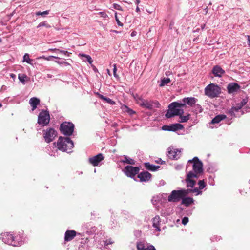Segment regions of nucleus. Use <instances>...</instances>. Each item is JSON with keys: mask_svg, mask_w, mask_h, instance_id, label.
Returning a JSON list of instances; mask_svg holds the SVG:
<instances>
[{"mask_svg": "<svg viewBox=\"0 0 250 250\" xmlns=\"http://www.w3.org/2000/svg\"><path fill=\"white\" fill-rule=\"evenodd\" d=\"M192 108L193 111L195 114L201 113L203 111V108H202L201 106L199 104H195Z\"/></svg>", "mask_w": 250, "mask_h": 250, "instance_id": "26", "label": "nucleus"}, {"mask_svg": "<svg viewBox=\"0 0 250 250\" xmlns=\"http://www.w3.org/2000/svg\"><path fill=\"white\" fill-rule=\"evenodd\" d=\"M138 178L141 182L148 181L151 178V174L148 171H144L140 173L138 175Z\"/></svg>", "mask_w": 250, "mask_h": 250, "instance_id": "14", "label": "nucleus"}, {"mask_svg": "<svg viewBox=\"0 0 250 250\" xmlns=\"http://www.w3.org/2000/svg\"><path fill=\"white\" fill-rule=\"evenodd\" d=\"M23 62H26L27 63L32 65V62H33V60L29 58V54L26 53L23 56Z\"/></svg>", "mask_w": 250, "mask_h": 250, "instance_id": "27", "label": "nucleus"}, {"mask_svg": "<svg viewBox=\"0 0 250 250\" xmlns=\"http://www.w3.org/2000/svg\"><path fill=\"white\" fill-rule=\"evenodd\" d=\"M139 170L140 168L138 167L127 166L125 167L123 171L127 176L133 178L137 173H139Z\"/></svg>", "mask_w": 250, "mask_h": 250, "instance_id": "9", "label": "nucleus"}, {"mask_svg": "<svg viewBox=\"0 0 250 250\" xmlns=\"http://www.w3.org/2000/svg\"><path fill=\"white\" fill-rule=\"evenodd\" d=\"M131 36H135V32H133L131 33Z\"/></svg>", "mask_w": 250, "mask_h": 250, "instance_id": "56", "label": "nucleus"}, {"mask_svg": "<svg viewBox=\"0 0 250 250\" xmlns=\"http://www.w3.org/2000/svg\"><path fill=\"white\" fill-rule=\"evenodd\" d=\"M60 52L63 53L64 54L66 55L67 53H68L67 51H63V50H58Z\"/></svg>", "mask_w": 250, "mask_h": 250, "instance_id": "45", "label": "nucleus"}, {"mask_svg": "<svg viewBox=\"0 0 250 250\" xmlns=\"http://www.w3.org/2000/svg\"><path fill=\"white\" fill-rule=\"evenodd\" d=\"M184 104H181L180 103L174 102L171 103L168 105V110L167 111L165 116L167 118H170L175 116L182 115L184 113L183 109Z\"/></svg>", "mask_w": 250, "mask_h": 250, "instance_id": "2", "label": "nucleus"}, {"mask_svg": "<svg viewBox=\"0 0 250 250\" xmlns=\"http://www.w3.org/2000/svg\"><path fill=\"white\" fill-rule=\"evenodd\" d=\"M50 118L49 112L42 110L39 113L38 117V123L42 126L47 125L50 122Z\"/></svg>", "mask_w": 250, "mask_h": 250, "instance_id": "6", "label": "nucleus"}, {"mask_svg": "<svg viewBox=\"0 0 250 250\" xmlns=\"http://www.w3.org/2000/svg\"><path fill=\"white\" fill-rule=\"evenodd\" d=\"M248 45L249 46H250V36H248Z\"/></svg>", "mask_w": 250, "mask_h": 250, "instance_id": "50", "label": "nucleus"}, {"mask_svg": "<svg viewBox=\"0 0 250 250\" xmlns=\"http://www.w3.org/2000/svg\"><path fill=\"white\" fill-rule=\"evenodd\" d=\"M57 135V131L53 128H49L43 131V138L47 143L52 142Z\"/></svg>", "mask_w": 250, "mask_h": 250, "instance_id": "7", "label": "nucleus"}, {"mask_svg": "<svg viewBox=\"0 0 250 250\" xmlns=\"http://www.w3.org/2000/svg\"><path fill=\"white\" fill-rule=\"evenodd\" d=\"M145 250H156L155 247L152 245L148 246L146 248Z\"/></svg>", "mask_w": 250, "mask_h": 250, "instance_id": "43", "label": "nucleus"}, {"mask_svg": "<svg viewBox=\"0 0 250 250\" xmlns=\"http://www.w3.org/2000/svg\"><path fill=\"white\" fill-rule=\"evenodd\" d=\"M136 11L137 12L140 11V9H139V7L138 6L136 8Z\"/></svg>", "mask_w": 250, "mask_h": 250, "instance_id": "55", "label": "nucleus"}, {"mask_svg": "<svg viewBox=\"0 0 250 250\" xmlns=\"http://www.w3.org/2000/svg\"><path fill=\"white\" fill-rule=\"evenodd\" d=\"M138 104L141 106L146 108L147 109H152L153 107V102L150 101L143 100V99L138 98V99H136Z\"/></svg>", "mask_w": 250, "mask_h": 250, "instance_id": "12", "label": "nucleus"}, {"mask_svg": "<svg viewBox=\"0 0 250 250\" xmlns=\"http://www.w3.org/2000/svg\"><path fill=\"white\" fill-rule=\"evenodd\" d=\"M40 99L36 97L31 98L29 100V104L32 106V111H34V110H35L37 108V105L40 104Z\"/></svg>", "mask_w": 250, "mask_h": 250, "instance_id": "18", "label": "nucleus"}, {"mask_svg": "<svg viewBox=\"0 0 250 250\" xmlns=\"http://www.w3.org/2000/svg\"><path fill=\"white\" fill-rule=\"evenodd\" d=\"M121 161L124 163H126L130 165H134L135 164V161L133 159L128 157L127 156H124V159Z\"/></svg>", "mask_w": 250, "mask_h": 250, "instance_id": "25", "label": "nucleus"}, {"mask_svg": "<svg viewBox=\"0 0 250 250\" xmlns=\"http://www.w3.org/2000/svg\"><path fill=\"white\" fill-rule=\"evenodd\" d=\"M194 202V200L191 197H183L182 198V204L184 205L185 206L188 207L189 206L190 204L193 203Z\"/></svg>", "mask_w": 250, "mask_h": 250, "instance_id": "21", "label": "nucleus"}, {"mask_svg": "<svg viewBox=\"0 0 250 250\" xmlns=\"http://www.w3.org/2000/svg\"><path fill=\"white\" fill-rule=\"evenodd\" d=\"M56 58V59L58 58L57 57L54 56H50L48 57H46L43 56L42 57H40L38 58V59L42 58L46 60L49 61L50 60V58Z\"/></svg>", "mask_w": 250, "mask_h": 250, "instance_id": "36", "label": "nucleus"}, {"mask_svg": "<svg viewBox=\"0 0 250 250\" xmlns=\"http://www.w3.org/2000/svg\"><path fill=\"white\" fill-rule=\"evenodd\" d=\"M205 93L208 97L214 98L218 96L221 93V89L218 85L211 83L205 88Z\"/></svg>", "mask_w": 250, "mask_h": 250, "instance_id": "5", "label": "nucleus"}, {"mask_svg": "<svg viewBox=\"0 0 250 250\" xmlns=\"http://www.w3.org/2000/svg\"><path fill=\"white\" fill-rule=\"evenodd\" d=\"M104 157L103 156V154L101 153H99L97 155L90 158L89 159V161L90 164H91L94 166H98L99 162L102 161L104 159Z\"/></svg>", "mask_w": 250, "mask_h": 250, "instance_id": "13", "label": "nucleus"}, {"mask_svg": "<svg viewBox=\"0 0 250 250\" xmlns=\"http://www.w3.org/2000/svg\"><path fill=\"white\" fill-rule=\"evenodd\" d=\"M197 101V99L194 97H186L183 98L180 103L181 104H184V105L182 107L185 108L187 107V105L192 107Z\"/></svg>", "mask_w": 250, "mask_h": 250, "instance_id": "11", "label": "nucleus"}, {"mask_svg": "<svg viewBox=\"0 0 250 250\" xmlns=\"http://www.w3.org/2000/svg\"><path fill=\"white\" fill-rule=\"evenodd\" d=\"M99 15H100L101 17H103L104 19H106L108 17L107 14L104 12H100L98 13Z\"/></svg>", "mask_w": 250, "mask_h": 250, "instance_id": "38", "label": "nucleus"}, {"mask_svg": "<svg viewBox=\"0 0 250 250\" xmlns=\"http://www.w3.org/2000/svg\"><path fill=\"white\" fill-rule=\"evenodd\" d=\"M115 19L119 26H122L123 25V23L120 22L119 19L118 18L117 13L115 14Z\"/></svg>", "mask_w": 250, "mask_h": 250, "instance_id": "42", "label": "nucleus"}, {"mask_svg": "<svg viewBox=\"0 0 250 250\" xmlns=\"http://www.w3.org/2000/svg\"><path fill=\"white\" fill-rule=\"evenodd\" d=\"M112 243L113 242L110 241V240L109 241V242H107V241H106L104 242V244L105 245H108L109 244H112Z\"/></svg>", "mask_w": 250, "mask_h": 250, "instance_id": "47", "label": "nucleus"}, {"mask_svg": "<svg viewBox=\"0 0 250 250\" xmlns=\"http://www.w3.org/2000/svg\"><path fill=\"white\" fill-rule=\"evenodd\" d=\"M105 101L107 102V103L112 104V105H113L115 104V102L113 101V100H112L111 99L108 98H107L106 97V98H105Z\"/></svg>", "mask_w": 250, "mask_h": 250, "instance_id": "39", "label": "nucleus"}, {"mask_svg": "<svg viewBox=\"0 0 250 250\" xmlns=\"http://www.w3.org/2000/svg\"><path fill=\"white\" fill-rule=\"evenodd\" d=\"M113 8L118 10H122L121 6L118 4H116V3L114 4Z\"/></svg>", "mask_w": 250, "mask_h": 250, "instance_id": "41", "label": "nucleus"}, {"mask_svg": "<svg viewBox=\"0 0 250 250\" xmlns=\"http://www.w3.org/2000/svg\"><path fill=\"white\" fill-rule=\"evenodd\" d=\"M190 166L192 167V170L187 173L185 181L187 184V187L192 189L172 191L167 197L168 202H178L190 192L195 193L196 195L202 194V191H200L197 188H193L196 184V179L203 172V164L198 157H195L192 159L188 160L187 169Z\"/></svg>", "mask_w": 250, "mask_h": 250, "instance_id": "1", "label": "nucleus"}, {"mask_svg": "<svg viewBox=\"0 0 250 250\" xmlns=\"http://www.w3.org/2000/svg\"><path fill=\"white\" fill-rule=\"evenodd\" d=\"M107 73L108 74V75L111 76V73H110V70L109 69H107Z\"/></svg>", "mask_w": 250, "mask_h": 250, "instance_id": "54", "label": "nucleus"}, {"mask_svg": "<svg viewBox=\"0 0 250 250\" xmlns=\"http://www.w3.org/2000/svg\"><path fill=\"white\" fill-rule=\"evenodd\" d=\"M2 241L8 245L13 246H19L21 245L22 243L21 241H19L18 237H14L12 234L8 232L3 233L1 234Z\"/></svg>", "mask_w": 250, "mask_h": 250, "instance_id": "4", "label": "nucleus"}, {"mask_svg": "<svg viewBox=\"0 0 250 250\" xmlns=\"http://www.w3.org/2000/svg\"><path fill=\"white\" fill-rule=\"evenodd\" d=\"M18 78L22 83L24 84L26 80L27 79V76L23 74H19Z\"/></svg>", "mask_w": 250, "mask_h": 250, "instance_id": "28", "label": "nucleus"}, {"mask_svg": "<svg viewBox=\"0 0 250 250\" xmlns=\"http://www.w3.org/2000/svg\"><path fill=\"white\" fill-rule=\"evenodd\" d=\"M49 50L50 51H55V50H59V49H49Z\"/></svg>", "mask_w": 250, "mask_h": 250, "instance_id": "53", "label": "nucleus"}, {"mask_svg": "<svg viewBox=\"0 0 250 250\" xmlns=\"http://www.w3.org/2000/svg\"><path fill=\"white\" fill-rule=\"evenodd\" d=\"M74 125L70 122H64L60 126L61 133L66 136H70L74 131Z\"/></svg>", "mask_w": 250, "mask_h": 250, "instance_id": "8", "label": "nucleus"}, {"mask_svg": "<svg viewBox=\"0 0 250 250\" xmlns=\"http://www.w3.org/2000/svg\"><path fill=\"white\" fill-rule=\"evenodd\" d=\"M140 0H135V3H136V4H137V5H138V4H139V3H140Z\"/></svg>", "mask_w": 250, "mask_h": 250, "instance_id": "52", "label": "nucleus"}, {"mask_svg": "<svg viewBox=\"0 0 250 250\" xmlns=\"http://www.w3.org/2000/svg\"><path fill=\"white\" fill-rule=\"evenodd\" d=\"M137 248L138 250H145L144 244L141 242H138L137 244Z\"/></svg>", "mask_w": 250, "mask_h": 250, "instance_id": "33", "label": "nucleus"}, {"mask_svg": "<svg viewBox=\"0 0 250 250\" xmlns=\"http://www.w3.org/2000/svg\"><path fill=\"white\" fill-rule=\"evenodd\" d=\"M155 103L156 104V105H156V107H157V108L160 107V104L158 102H155Z\"/></svg>", "mask_w": 250, "mask_h": 250, "instance_id": "51", "label": "nucleus"}, {"mask_svg": "<svg viewBox=\"0 0 250 250\" xmlns=\"http://www.w3.org/2000/svg\"><path fill=\"white\" fill-rule=\"evenodd\" d=\"M181 168V166H177L176 167V168L177 169H179Z\"/></svg>", "mask_w": 250, "mask_h": 250, "instance_id": "57", "label": "nucleus"}, {"mask_svg": "<svg viewBox=\"0 0 250 250\" xmlns=\"http://www.w3.org/2000/svg\"><path fill=\"white\" fill-rule=\"evenodd\" d=\"M167 152L168 157L171 159L177 160L181 156V150L173 147H169Z\"/></svg>", "mask_w": 250, "mask_h": 250, "instance_id": "10", "label": "nucleus"}, {"mask_svg": "<svg viewBox=\"0 0 250 250\" xmlns=\"http://www.w3.org/2000/svg\"><path fill=\"white\" fill-rule=\"evenodd\" d=\"M2 106L1 104L0 103V108Z\"/></svg>", "mask_w": 250, "mask_h": 250, "instance_id": "58", "label": "nucleus"}, {"mask_svg": "<svg viewBox=\"0 0 250 250\" xmlns=\"http://www.w3.org/2000/svg\"><path fill=\"white\" fill-rule=\"evenodd\" d=\"M240 103H241V104H242V106H243L247 103V101L245 99H243V100H242V101H241Z\"/></svg>", "mask_w": 250, "mask_h": 250, "instance_id": "44", "label": "nucleus"}, {"mask_svg": "<svg viewBox=\"0 0 250 250\" xmlns=\"http://www.w3.org/2000/svg\"><path fill=\"white\" fill-rule=\"evenodd\" d=\"M171 127V125H163V126H162V129H163V130H165V131H170Z\"/></svg>", "mask_w": 250, "mask_h": 250, "instance_id": "37", "label": "nucleus"}, {"mask_svg": "<svg viewBox=\"0 0 250 250\" xmlns=\"http://www.w3.org/2000/svg\"><path fill=\"white\" fill-rule=\"evenodd\" d=\"M189 115H188L187 116H182V115H180V122L182 123L186 122L189 119Z\"/></svg>", "mask_w": 250, "mask_h": 250, "instance_id": "32", "label": "nucleus"}, {"mask_svg": "<svg viewBox=\"0 0 250 250\" xmlns=\"http://www.w3.org/2000/svg\"><path fill=\"white\" fill-rule=\"evenodd\" d=\"M73 146V141L68 137H60L57 143L58 149L64 152L70 150Z\"/></svg>", "mask_w": 250, "mask_h": 250, "instance_id": "3", "label": "nucleus"}, {"mask_svg": "<svg viewBox=\"0 0 250 250\" xmlns=\"http://www.w3.org/2000/svg\"><path fill=\"white\" fill-rule=\"evenodd\" d=\"M188 222V217H185L183 218L182 220V223L185 225H186Z\"/></svg>", "mask_w": 250, "mask_h": 250, "instance_id": "40", "label": "nucleus"}, {"mask_svg": "<svg viewBox=\"0 0 250 250\" xmlns=\"http://www.w3.org/2000/svg\"><path fill=\"white\" fill-rule=\"evenodd\" d=\"M212 72L215 77H221L225 73V71L219 66H214Z\"/></svg>", "mask_w": 250, "mask_h": 250, "instance_id": "15", "label": "nucleus"}, {"mask_svg": "<svg viewBox=\"0 0 250 250\" xmlns=\"http://www.w3.org/2000/svg\"><path fill=\"white\" fill-rule=\"evenodd\" d=\"M243 107L241 103H238L236 106L232 107L229 110V113L231 115H233L235 112H238Z\"/></svg>", "mask_w": 250, "mask_h": 250, "instance_id": "22", "label": "nucleus"}, {"mask_svg": "<svg viewBox=\"0 0 250 250\" xmlns=\"http://www.w3.org/2000/svg\"><path fill=\"white\" fill-rule=\"evenodd\" d=\"M160 221L161 219L159 216H156L152 220L153 227L158 231H161L160 227Z\"/></svg>", "mask_w": 250, "mask_h": 250, "instance_id": "19", "label": "nucleus"}, {"mask_svg": "<svg viewBox=\"0 0 250 250\" xmlns=\"http://www.w3.org/2000/svg\"><path fill=\"white\" fill-rule=\"evenodd\" d=\"M170 80L169 78H163L161 80V83L160 84V86L163 87L165 85L168 84L170 82Z\"/></svg>", "mask_w": 250, "mask_h": 250, "instance_id": "29", "label": "nucleus"}, {"mask_svg": "<svg viewBox=\"0 0 250 250\" xmlns=\"http://www.w3.org/2000/svg\"><path fill=\"white\" fill-rule=\"evenodd\" d=\"M240 86L236 83H230L227 86L228 91L229 93H233L240 89Z\"/></svg>", "mask_w": 250, "mask_h": 250, "instance_id": "16", "label": "nucleus"}, {"mask_svg": "<svg viewBox=\"0 0 250 250\" xmlns=\"http://www.w3.org/2000/svg\"><path fill=\"white\" fill-rule=\"evenodd\" d=\"M45 26L46 28H50L51 26L49 25L46 21L42 22L38 25V27Z\"/></svg>", "mask_w": 250, "mask_h": 250, "instance_id": "34", "label": "nucleus"}, {"mask_svg": "<svg viewBox=\"0 0 250 250\" xmlns=\"http://www.w3.org/2000/svg\"><path fill=\"white\" fill-rule=\"evenodd\" d=\"M76 235L75 230H67L65 233L64 240L65 241L72 240Z\"/></svg>", "mask_w": 250, "mask_h": 250, "instance_id": "17", "label": "nucleus"}, {"mask_svg": "<svg viewBox=\"0 0 250 250\" xmlns=\"http://www.w3.org/2000/svg\"><path fill=\"white\" fill-rule=\"evenodd\" d=\"M145 167L147 170L152 171H155L160 167V166H155L154 165L150 164L149 163H145Z\"/></svg>", "mask_w": 250, "mask_h": 250, "instance_id": "20", "label": "nucleus"}, {"mask_svg": "<svg viewBox=\"0 0 250 250\" xmlns=\"http://www.w3.org/2000/svg\"><path fill=\"white\" fill-rule=\"evenodd\" d=\"M198 185L199 186V189L196 188L200 191H201L200 190H201L203 189L206 186V184H205L204 180H199L198 181Z\"/></svg>", "mask_w": 250, "mask_h": 250, "instance_id": "30", "label": "nucleus"}, {"mask_svg": "<svg viewBox=\"0 0 250 250\" xmlns=\"http://www.w3.org/2000/svg\"><path fill=\"white\" fill-rule=\"evenodd\" d=\"M113 75H114V77H115L116 78H117V79L119 78V76L117 74L116 72H113Z\"/></svg>", "mask_w": 250, "mask_h": 250, "instance_id": "49", "label": "nucleus"}, {"mask_svg": "<svg viewBox=\"0 0 250 250\" xmlns=\"http://www.w3.org/2000/svg\"><path fill=\"white\" fill-rule=\"evenodd\" d=\"M49 13L48 11H45L42 12L39 11L36 13L37 15H41L42 16H44L46 15H47Z\"/></svg>", "mask_w": 250, "mask_h": 250, "instance_id": "35", "label": "nucleus"}, {"mask_svg": "<svg viewBox=\"0 0 250 250\" xmlns=\"http://www.w3.org/2000/svg\"><path fill=\"white\" fill-rule=\"evenodd\" d=\"M170 131H175L183 129V125L180 124L176 123L171 125Z\"/></svg>", "mask_w": 250, "mask_h": 250, "instance_id": "24", "label": "nucleus"}, {"mask_svg": "<svg viewBox=\"0 0 250 250\" xmlns=\"http://www.w3.org/2000/svg\"><path fill=\"white\" fill-rule=\"evenodd\" d=\"M114 68H113V72H116L117 71V67H116V64H114Z\"/></svg>", "mask_w": 250, "mask_h": 250, "instance_id": "48", "label": "nucleus"}, {"mask_svg": "<svg viewBox=\"0 0 250 250\" xmlns=\"http://www.w3.org/2000/svg\"><path fill=\"white\" fill-rule=\"evenodd\" d=\"M80 55L86 58V61H87L90 64H91L92 62V60L91 57L88 55H86L84 54H80Z\"/></svg>", "mask_w": 250, "mask_h": 250, "instance_id": "31", "label": "nucleus"}, {"mask_svg": "<svg viewBox=\"0 0 250 250\" xmlns=\"http://www.w3.org/2000/svg\"><path fill=\"white\" fill-rule=\"evenodd\" d=\"M226 118L225 115H219L214 117L211 121V124L219 123L221 121L224 119Z\"/></svg>", "mask_w": 250, "mask_h": 250, "instance_id": "23", "label": "nucleus"}, {"mask_svg": "<svg viewBox=\"0 0 250 250\" xmlns=\"http://www.w3.org/2000/svg\"><path fill=\"white\" fill-rule=\"evenodd\" d=\"M99 98L102 100H105V98H106L105 97H104V96H103L102 95H99Z\"/></svg>", "mask_w": 250, "mask_h": 250, "instance_id": "46", "label": "nucleus"}]
</instances>
